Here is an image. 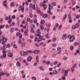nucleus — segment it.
I'll return each instance as SVG.
<instances>
[{
  "label": "nucleus",
  "mask_w": 80,
  "mask_h": 80,
  "mask_svg": "<svg viewBox=\"0 0 80 80\" xmlns=\"http://www.w3.org/2000/svg\"><path fill=\"white\" fill-rule=\"evenodd\" d=\"M68 38L69 39V41L70 42H72L73 41L75 40V37L73 36H71L70 35L68 36Z\"/></svg>",
  "instance_id": "f257e3e1"
},
{
  "label": "nucleus",
  "mask_w": 80,
  "mask_h": 80,
  "mask_svg": "<svg viewBox=\"0 0 80 80\" xmlns=\"http://www.w3.org/2000/svg\"><path fill=\"white\" fill-rule=\"evenodd\" d=\"M37 37H39V40H38L37 42H40V41H42V40H45L44 39H42V36L39 34H37Z\"/></svg>",
  "instance_id": "f03ea898"
},
{
  "label": "nucleus",
  "mask_w": 80,
  "mask_h": 80,
  "mask_svg": "<svg viewBox=\"0 0 80 80\" xmlns=\"http://www.w3.org/2000/svg\"><path fill=\"white\" fill-rule=\"evenodd\" d=\"M20 54L22 56H26L27 55H28V52H24L23 51H21L20 52Z\"/></svg>",
  "instance_id": "7ed1b4c3"
},
{
  "label": "nucleus",
  "mask_w": 80,
  "mask_h": 80,
  "mask_svg": "<svg viewBox=\"0 0 80 80\" xmlns=\"http://www.w3.org/2000/svg\"><path fill=\"white\" fill-rule=\"evenodd\" d=\"M37 8V4H34L32 7V9L33 10H35Z\"/></svg>",
  "instance_id": "20e7f679"
},
{
  "label": "nucleus",
  "mask_w": 80,
  "mask_h": 80,
  "mask_svg": "<svg viewBox=\"0 0 80 80\" xmlns=\"http://www.w3.org/2000/svg\"><path fill=\"white\" fill-rule=\"evenodd\" d=\"M11 22H12V18L10 16H9V21H8V23L10 24Z\"/></svg>",
  "instance_id": "39448f33"
},
{
  "label": "nucleus",
  "mask_w": 80,
  "mask_h": 80,
  "mask_svg": "<svg viewBox=\"0 0 80 80\" xmlns=\"http://www.w3.org/2000/svg\"><path fill=\"white\" fill-rule=\"evenodd\" d=\"M32 59V56H29L27 60L28 62H30L31 60Z\"/></svg>",
  "instance_id": "423d86ee"
},
{
  "label": "nucleus",
  "mask_w": 80,
  "mask_h": 80,
  "mask_svg": "<svg viewBox=\"0 0 80 80\" xmlns=\"http://www.w3.org/2000/svg\"><path fill=\"white\" fill-rule=\"evenodd\" d=\"M62 38L63 40H66V39H67V35L65 34H64Z\"/></svg>",
  "instance_id": "0eeeda50"
},
{
  "label": "nucleus",
  "mask_w": 80,
  "mask_h": 80,
  "mask_svg": "<svg viewBox=\"0 0 80 80\" xmlns=\"http://www.w3.org/2000/svg\"><path fill=\"white\" fill-rule=\"evenodd\" d=\"M8 55L9 57H10L11 58L13 57V54L12 53H8Z\"/></svg>",
  "instance_id": "6e6552de"
},
{
  "label": "nucleus",
  "mask_w": 80,
  "mask_h": 80,
  "mask_svg": "<svg viewBox=\"0 0 80 80\" xmlns=\"http://www.w3.org/2000/svg\"><path fill=\"white\" fill-rule=\"evenodd\" d=\"M52 8H53V7L50 4H49L48 10H51V9H52Z\"/></svg>",
  "instance_id": "1a4fd4ad"
},
{
  "label": "nucleus",
  "mask_w": 80,
  "mask_h": 80,
  "mask_svg": "<svg viewBox=\"0 0 80 80\" xmlns=\"http://www.w3.org/2000/svg\"><path fill=\"white\" fill-rule=\"evenodd\" d=\"M16 65L18 67H20L21 66V64L19 62H17L16 63Z\"/></svg>",
  "instance_id": "9d476101"
},
{
  "label": "nucleus",
  "mask_w": 80,
  "mask_h": 80,
  "mask_svg": "<svg viewBox=\"0 0 80 80\" xmlns=\"http://www.w3.org/2000/svg\"><path fill=\"white\" fill-rule=\"evenodd\" d=\"M33 52L35 53V54H38V53H40V51L36 50L34 51Z\"/></svg>",
  "instance_id": "9b49d317"
},
{
  "label": "nucleus",
  "mask_w": 80,
  "mask_h": 80,
  "mask_svg": "<svg viewBox=\"0 0 80 80\" xmlns=\"http://www.w3.org/2000/svg\"><path fill=\"white\" fill-rule=\"evenodd\" d=\"M28 29H27L25 31H24V33L25 35H27L28 34Z\"/></svg>",
  "instance_id": "f8f14e48"
},
{
  "label": "nucleus",
  "mask_w": 80,
  "mask_h": 80,
  "mask_svg": "<svg viewBox=\"0 0 80 80\" xmlns=\"http://www.w3.org/2000/svg\"><path fill=\"white\" fill-rule=\"evenodd\" d=\"M41 5L43 7V8L44 9H46L47 8V6H46V5H44V4L43 3L41 4Z\"/></svg>",
  "instance_id": "ddd939ff"
},
{
  "label": "nucleus",
  "mask_w": 80,
  "mask_h": 80,
  "mask_svg": "<svg viewBox=\"0 0 80 80\" xmlns=\"http://www.w3.org/2000/svg\"><path fill=\"white\" fill-rule=\"evenodd\" d=\"M67 17V15L65 14L62 19V20H65V19H66Z\"/></svg>",
  "instance_id": "4468645a"
},
{
  "label": "nucleus",
  "mask_w": 80,
  "mask_h": 80,
  "mask_svg": "<svg viewBox=\"0 0 80 80\" xmlns=\"http://www.w3.org/2000/svg\"><path fill=\"white\" fill-rule=\"evenodd\" d=\"M45 21L44 20H42L41 21L40 23L41 24H43V23H45Z\"/></svg>",
  "instance_id": "2eb2a0df"
},
{
  "label": "nucleus",
  "mask_w": 80,
  "mask_h": 80,
  "mask_svg": "<svg viewBox=\"0 0 80 80\" xmlns=\"http://www.w3.org/2000/svg\"><path fill=\"white\" fill-rule=\"evenodd\" d=\"M11 26H12V24H11L9 25V26H8V25H6L5 26V27L6 28H9V27H11Z\"/></svg>",
  "instance_id": "dca6fc26"
},
{
  "label": "nucleus",
  "mask_w": 80,
  "mask_h": 80,
  "mask_svg": "<svg viewBox=\"0 0 80 80\" xmlns=\"http://www.w3.org/2000/svg\"><path fill=\"white\" fill-rule=\"evenodd\" d=\"M53 73L54 74H57L58 73V72L56 70H54L53 71Z\"/></svg>",
  "instance_id": "f3484780"
},
{
  "label": "nucleus",
  "mask_w": 80,
  "mask_h": 80,
  "mask_svg": "<svg viewBox=\"0 0 80 80\" xmlns=\"http://www.w3.org/2000/svg\"><path fill=\"white\" fill-rule=\"evenodd\" d=\"M47 16H48V15L46 14H44L43 15V17L44 18H46V17H47Z\"/></svg>",
  "instance_id": "a211bd4d"
},
{
  "label": "nucleus",
  "mask_w": 80,
  "mask_h": 80,
  "mask_svg": "<svg viewBox=\"0 0 80 80\" xmlns=\"http://www.w3.org/2000/svg\"><path fill=\"white\" fill-rule=\"evenodd\" d=\"M75 26L76 27V28H78L79 27V24L78 23L76 24L75 25Z\"/></svg>",
  "instance_id": "6ab92c4d"
},
{
  "label": "nucleus",
  "mask_w": 80,
  "mask_h": 80,
  "mask_svg": "<svg viewBox=\"0 0 80 80\" xmlns=\"http://www.w3.org/2000/svg\"><path fill=\"white\" fill-rule=\"evenodd\" d=\"M2 40L3 42H7V39H6L5 37H3L2 38Z\"/></svg>",
  "instance_id": "aec40b11"
},
{
  "label": "nucleus",
  "mask_w": 80,
  "mask_h": 80,
  "mask_svg": "<svg viewBox=\"0 0 80 80\" xmlns=\"http://www.w3.org/2000/svg\"><path fill=\"white\" fill-rule=\"evenodd\" d=\"M40 31V29H38L37 31V32L38 33V34H39L40 35V34L41 33V32H39Z\"/></svg>",
  "instance_id": "412c9836"
},
{
  "label": "nucleus",
  "mask_w": 80,
  "mask_h": 80,
  "mask_svg": "<svg viewBox=\"0 0 80 80\" xmlns=\"http://www.w3.org/2000/svg\"><path fill=\"white\" fill-rule=\"evenodd\" d=\"M31 28L32 29H33L35 28V26L33 24H32L31 25Z\"/></svg>",
  "instance_id": "4be33fe9"
},
{
  "label": "nucleus",
  "mask_w": 80,
  "mask_h": 80,
  "mask_svg": "<svg viewBox=\"0 0 80 80\" xmlns=\"http://www.w3.org/2000/svg\"><path fill=\"white\" fill-rule=\"evenodd\" d=\"M10 7H14V2H12L10 5Z\"/></svg>",
  "instance_id": "5701e85b"
},
{
  "label": "nucleus",
  "mask_w": 80,
  "mask_h": 80,
  "mask_svg": "<svg viewBox=\"0 0 80 80\" xmlns=\"http://www.w3.org/2000/svg\"><path fill=\"white\" fill-rule=\"evenodd\" d=\"M72 28L73 30H75L76 29V27L75 25H73L72 27Z\"/></svg>",
  "instance_id": "b1692460"
},
{
  "label": "nucleus",
  "mask_w": 80,
  "mask_h": 80,
  "mask_svg": "<svg viewBox=\"0 0 80 80\" xmlns=\"http://www.w3.org/2000/svg\"><path fill=\"white\" fill-rule=\"evenodd\" d=\"M5 75V73L4 72H1L0 73V77H1V76H2V75Z\"/></svg>",
  "instance_id": "393cba45"
},
{
  "label": "nucleus",
  "mask_w": 80,
  "mask_h": 80,
  "mask_svg": "<svg viewBox=\"0 0 80 80\" xmlns=\"http://www.w3.org/2000/svg\"><path fill=\"white\" fill-rule=\"evenodd\" d=\"M23 8H22V6H20L19 7V11H21L22 10V9Z\"/></svg>",
  "instance_id": "a878e982"
},
{
  "label": "nucleus",
  "mask_w": 80,
  "mask_h": 80,
  "mask_svg": "<svg viewBox=\"0 0 80 80\" xmlns=\"http://www.w3.org/2000/svg\"><path fill=\"white\" fill-rule=\"evenodd\" d=\"M75 70V68L73 67H72L71 68V71L73 73V71Z\"/></svg>",
  "instance_id": "bb28decb"
},
{
  "label": "nucleus",
  "mask_w": 80,
  "mask_h": 80,
  "mask_svg": "<svg viewBox=\"0 0 80 80\" xmlns=\"http://www.w3.org/2000/svg\"><path fill=\"white\" fill-rule=\"evenodd\" d=\"M57 40V38L55 37L53 38L52 39L53 42H55Z\"/></svg>",
  "instance_id": "cd10ccee"
},
{
  "label": "nucleus",
  "mask_w": 80,
  "mask_h": 80,
  "mask_svg": "<svg viewBox=\"0 0 80 80\" xmlns=\"http://www.w3.org/2000/svg\"><path fill=\"white\" fill-rule=\"evenodd\" d=\"M68 18L69 19H71V18L72 17V16H71V14H69L68 15Z\"/></svg>",
  "instance_id": "c85d7f7f"
},
{
  "label": "nucleus",
  "mask_w": 80,
  "mask_h": 80,
  "mask_svg": "<svg viewBox=\"0 0 80 80\" xmlns=\"http://www.w3.org/2000/svg\"><path fill=\"white\" fill-rule=\"evenodd\" d=\"M4 26L2 25H1L0 27V30H1L2 28H4Z\"/></svg>",
  "instance_id": "c756f323"
},
{
  "label": "nucleus",
  "mask_w": 80,
  "mask_h": 80,
  "mask_svg": "<svg viewBox=\"0 0 80 80\" xmlns=\"http://www.w3.org/2000/svg\"><path fill=\"white\" fill-rule=\"evenodd\" d=\"M62 27V24H61L60 25L59 27L58 30H59L60 29H61V28Z\"/></svg>",
  "instance_id": "7c9ffc66"
},
{
  "label": "nucleus",
  "mask_w": 80,
  "mask_h": 80,
  "mask_svg": "<svg viewBox=\"0 0 80 80\" xmlns=\"http://www.w3.org/2000/svg\"><path fill=\"white\" fill-rule=\"evenodd\" d=\"M18 42L19 44H21L22 43V41H21V40L20 39L18 40Z\"/></svg>",
  "instance_id": "2f4dec72"
},
{
  "label": "nucleus",
  "mask_w": 80,
  "mask_h": 80,
  "mask_svg": "<svg viewBox=\"0 0 80 80\" xmlns=\"http://www.w3.org/2000/svg\"><path fill=\"white\" fill-rule=\"evenodd\" d=\"M70 48L71 50H73V46H71L70 47Z\"/></svg>",
  "instance_id": "473e14b6"
},
{
  "label": "nucleus",
  "mask_w": 80,
  "mask_h": 80,
  "mask_svg": "<svg viewBox=\"0 0 80 80\" xmlns=\"http://www.w3.org/2000/svg\"><path fill=\"white\" fill-rule=\"evenodd\" d=\"M3 48H7V45H5L3 46Z\"/></svg>",
  "instance_id": "72a5a7b5"
},
{
  "label": "nucleus",
  "mask_w": 80,
  "mask_h": 80,
  "mask_svg": "<svg viewBox=\"0 0 80 80\" xmlns=\"http://www.w3.org/2000/svg\"><path fill=\"white\" fill-rule=\"evenodd\" d=\"M3 58H5L7 57V54H3Z\"/></svg>",
  "instance_id": "f704fd0d"
},
{
  "label": "nucleus",
  "mask_w": 80,
  "mask_h": 80,
  "mask_svg": "<svg viewBox=\"0 0 80 80\" xmlns=\"http://www.w3.org/2000/svg\"><path fill=\"white\" fill-rule=\"evenodd\" d=\"M29 15L31 18H32V17H33V15H32V13H29Z\"/></svg>",
  "instance_id": "c9c22d12"
},
{
  "label": "nucleus",
  "mask_w": 80,
  "mask_h": 80,
  "mask_svg": "<svg viewBox=\"0 0 80 80\" xmlns=\"http://www.w3.org/2000/svg\"><path fill=\"white\" fill-rule=\"evenodd\" d=\"M52 5L53 6H56V3H55V2H53L52 3Z\"/></svg>",
  "instance_id": "e433bc0d"
},
{
  "label": "nucleus",
  "mask_w": 80,
  "mask_h": 80,
  "mask_svg": "<svg viewBox=\"0 0 80 80\" xmlns=\"http://www.w3.org/2000/svg\"><path fill=\"white\" fill-rule=\"evenodd\" d=\"M14 30V28H12L11 29V31L10 32H11V33H12V32Z\"/></svg>",
  "instance_id": "4c0bfd02"
},
{
  "label": "nucleus",
  "mask_w": 80,
  "mask_h": 80,
  "mask_svg": "<svg viewBox=\"0 0 80 80\" xmlns=\"http://www.w3.org/2000/svg\"><path fill=\"white\" fill-rule=\"evenodd\" d=\"M34 46H35V47H39V45L36 43L35 44Z\"/></svg>",
  "instance_id": "58836bf2"
},
{
  "label": "nucleus",
  "mask_w": 80,
  "mask_h": 80,
  "mask_svg": "<svg viewBox=\"0 0 80 80\" xmlns=\"http://www.w3.org/2000/svg\"><path fill=\"white\" fill-rule=\"evenodd\" d=\"M28 52L30 53H33V52L32 51H28Z\"/></svg>",
  "instance_id": "ea45409f"
},
{
  "label": "nucleus",
  "mask_w": 80,
  "mask_h": 80,
  "mask_svg": "<svg viewBox=\"0 0 80 80\" xmlns=\"http://www.w3.org/2000/svg\"><path fill=\"white\" fill-rule=\"evenodd\" d=\"M5 19L6 20H8V19H9V17H8L7 16L6 17H5Z\"/></svg>",
  "instance_id": "a19ab883"
},
{
  "label": "nucleus",
  "mask_w": 80,
  "mask_h": 80,
  "mask_svg": "<svg viewBox=\"0 0 80 80\" xmlns=\"http://www.w3.org/2000/svg\"><path fill=\"white\" fill-rule=\"evenodd\" d=\"M13 47L15 48H17V46L15 44L13 45Z\"/></svg>",
  "instance_id": "79ce46f5"
},
{
  "label": "nucleus",
  "mask_w": 80,
  "mask_h": 80,
  "mask_svg": "<svg viewBox=\"0 0 80 80\" xmlns=\"http://www.w3.org/2000/svg\"><path fill=\"white\" fill-rule=\"evenodd\" d=\"M69 23H72V20L71 19H69Z\"/></svg>",
  "instance_id": "37998d69"
},
{
  "label": "nucleus",
  "mask_w": 80,
  "mask_h": 80,
  "mask_svg": "<svg viewBox=\"0 0 80 80\" xmlns=\"http://www.w3.org/2000/svg\"><path fill=\"white\" fill-rule=\"evenodd\" d=\"M80 17V15H78L76 16V18H79Z\"/></svg>",
  "instance_id": "c03bdc74"
},
{
  "label": "nucleus",
  "mask_w": 80,
  "mask_h": 80,
  "mask_svg": "<svg viewBox=\"0 0 80 80\" xmlns=\"http://www.w3.org/2000/svg\"><path fill=\"white\" fill-rule=\"evenodd\" d=\"M48 13H49L50 15H52V13H51V11H50L49 10L48 11Z\"/></svg>",
  "instance_id": "a18cd8bd"
},
{
  "label": "nucleus",
  "mask_w": 80,
  "mask_h": 80,
  "mask_svg": "<svg viewBox=\"0 0 80 80\" xmlns=\"http://www.w3.org/2000/svg\"><path fill=\"white\" fill-rule=\"evenodd\" d=\"M40 27H41V29L42 30H43V29H44V28L43 27L41 26V25H40Z\"/></svg>",
  "instance_id": "49530a36"
},
{
  "label": "nucleus",
  "mask_w": 80,
  "mask_h": 80,
  "mask_svg": "<svg viewBox=\"0 0 80 80\" xmlns=\"http://www.w3.org/2000/svg\"><path fill=\"white\" fill-rule=\"evenodd\" d=\"M58 63V61H56L53 63V65H57Z\"/></svg>",
  "instance_id": "de8ad7c7"
},
{
  "label": "nucleus",
  "mask_w": 80,
  "mask_h": 80,
  "mask_svg": "<svg viewBox=\"0 0 80 80\" xmlns=\"http://www.w3.org/2000/svg\"><path fill=\"white\" fill-rule=\"evenodd\" d=\"M32 80H37V78L35 77H32Z\"/></svg>",
  "instance_id": "09e8293b"
},
{
  "label": "nucleus",
  "mask_w": 80,
  "mask_h": 80,
  "mask_svg": "<svg viewBox=\"0 0 80 80\" xmlns=\"http://www.w3.org/2000/svg\"><path fill=\"white\" fill-rule=\"evenodd\" d=\"M63 59V60H66L67 59V57H64Z\"/></svg>",
  "instance_id": "8fccbe9b"
},
{
  "label": "nucleus",
  "mask_w": 80,
  "mask_h": 80,
  "mask_svg": "<svg viewBox=\"0 0 80 80\" xmlns=\"http://www.w3.org/2000/svg\"><path fill=\"white\" fill-rule=\"evenodd\" d=\"M61 49V48L60 47H58L57 48L58 51H60Z\"/></svg>",
  "instance_id": "3c124183"
},
{
  "label": "nucleus",
  "mask_w": 80,
  "mask_h": 80,
  "mask_svg": "<svg viewBox=\"0 0 80 80\" xmlns=\"http://www.w3.org/2000/svg\"><path fill=\"white\" fill-rule=\"evenodd\" d=\"M29 7H30V8H32V7H33V4H30L29 5Z\"/></svg>",
  "instance_id": "603ef678"
},
{
  "label": "nucleus",
  "mask_w": 80,
  "mask_h": 80,
  "mask_svg": "<svg viewBox=\"0 0 80 80\" xmlns=\"http://www.w3.org/2000/svg\"><path fill=\"white\" fill-rule=\"evenodd\" d=\"M48 0H44L43 1L44 3H47L48 2Z\"/></svg>",
  "instance_id": "864d4df0"
},
{
  "label": "nucleus",
  "mask_w": 80,
  "mask_h": 80,
  "mask_svg": "<svg viewBox=\"0 0 80 80\" xmlns=\"http://www.w3.org/2000/svg\"><path fill=\"white\" fill-rule=\"evenodd\" d=\"M45 36L46 38H49V37H48V34H46L45 35Z\"/></svg>",
  "instance_id": "5fc2aeb1"
},
{
  "label": "nucleus",
  "mask_w": 80,
  "mask_h": 80,
  "mask_svg": "<svg viewBox=\"0 0 80 80\" xmlns=\"http://www.w3.org/2000/svg\"><path fill=\"white\" fill-rule=\"evenodd\" d=\"M22 47H24L25 45V43L24 42H23L22 44Z\"/></svg>",
  "instance_id": "6e6d98bb"
},
{
  "label": "nucleus",
  "mask_w": 80,
  "mask_h": 80,
  "mask_svg": "<svg viewBox=\"0 0 80 80\" xmlns=\"http://www.w3.org/2000/svg\"><path fill=\"white\" fill-rule=\"evenodd\" d=\"M50 63V61H48L46 62V64L47 65H49Z\"/></svg>",
  "instance_id": "4d7b16f0"
},
{
  "label": "nucleus",
  "mask_w": 80,
  "mask_h": 80,
  "mask_svg": "<svg viewBox=\"0 0 80 80\" xmlns=\"http://www.w3.org/2000/svg\"><path fill=\"white\" fill-rule=\"evenodd\" d=\"M68 70H66L65 71V73H67V74H68Z\"/></svg>",
  "instance_id": "13d9d810"
},
{
  "label": "nucleus",
  "mask_w": 80,
  "mask_h": 80,
  "mask_svg": "<svg viewBox=\"0 0 80 80\" xmlns=\"http://www.w3.org/2000/svg\"><path fill=\"white\" fill-rule=\"evenodd\" d=\"M31 32H32V33H35V31H34V30L33 29H31Z\"/></svg>",
  "instance_id": "bf43d9fd"
},
{
  "label": "nucleus",
  "mask_w": 80,
  "mask_h": 80,
  "mask_svg": "<svg viewBox=\"0 0 80 80\" xmlns=\"http://www.w3.org/2000/svg\"><path fill=\"white\" fill-rule=\"evenodd\" d=\"M12 19H15V15H13L12 17Z\"/></svg>",
  "instance_id": "052dcab7"
},
{
  "label": "nucleus",
  "mask_w": 80,
  "mask_h": 80,
  "mask_svg": "<svg viewBox=\"0 0 80 80\" xmlns=\"http://www.w3.org/2000/svg\"><path fill=\"white\" fill-rule=\"evenodd\" d=\"M22 12H24V8L23 7L21 9Z\"/></svg>",
  "instance_id": "680f3d73"
},
{
  "label": "nucleus",
  "mask_w": 80,
  "mask_h": 80,
  "mask_svg": "<svg viewBox=\"0 0 80 80\" xmlns=\"http://www.w3.org/2000/svg\"><path fill=\"white\" fill-rule=\"evenodd\" d=\"M7 0H6V1H4L3 2V4H6L7 3Z\"/></svg>",
  "instance_id": "e2e57ef3"
},
{
  "label": "nucleus",
  "mask_w": 80,
  "mask_h": 80,
  "mask_svg": "<svg viewBox=\"0 0 80 80\" xmlns=\"http://www.w3.org/2000/svg\"><path fill=\"white\" fill-rule=\"evenodd\" d=\"M62 78L63 79V80H65V79H66V78H65V77L64 76H62Z\"/></svg>",
  "instance_id": "0e129e2a"
},
{
  "label": "nucleus",
  "mask_w": 80,
  "mask_h": 80,
  "mask_svg": "<svg viewBox=\"0 0 80 80\" xmlns=\"http://www.w3.org/2000/svg\"><path fill=\"white\" fill-rule=\"evenodd\" d=\"M38 38L37 37H35V40H34L35 42H36V41L37 40H38Z\"/></svg>",
  "instance_id": "69168bd1"
},
{
  "label": "nucleus",
  "mask_w": 80,
  "mask_h": 80,
  "mask_svg": "<svg viewBox=\"0 0 80 80\" xmlns=\"http://www.w3.org/2000/svg\"><path fill=\"white\" fill-rule=\"evenodd\" d=\"M46 60H43L42 61V62L43 63H46Z\"/></svg>",
  "instance_id": "338daca9"
},
{
  "label": "nucleus",
  "mask_w": 80,
  "mask_h": 80,
  "mask_svg": "<svg viewBox=\"0 0 80 80\" xmlns=\"http://www.w3.org/2000/svg\"><path fill=\"white\" fill-rule=\"evenodd\" d=\"M52 45L53 47H56V46H57V44H52Z\"/></svg>",
  "instance_id": "774afa93"
}]
</instances>
